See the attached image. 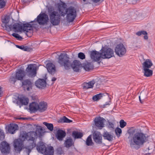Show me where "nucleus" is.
Wrapping results in <instances>:
<instances>
[{"mask_svg": "<svg viewBox=\"0 0 155 155\" xmlns=\"http://www.w3.org/2000/svg\"><path fill=\"white\" fill-rule=\"evenodd\" d=\"M20 101L22 104L27 105L29 102V100L27 97H23L20 98Z\"/></svg>", "mask_w": 155, "mask_h": 155, "instance_id": "nucleus-34", "label": "nucleus"}, {"mask_svg": "<svg viewBox=\"0 0 155 155\" xmlns=\"http://www.w3.org/2000/svg\"><path fill=\"white\" fill-rule=\"evenodd\" d=\"M116 54L120 57L125 55L127 52L126 47L122 43L117 45L115 48Z\"/></svg>", "mask_w": 155, "mask_h": 155, "instance_id": "nucleus-8", "label": "nucleus"}, {"mask_svg": "<svg viewBox=\"0 0 155 155\" xmlns=\"http://www.w3.org/2000/svg\"><path fill=\"white\" fill-rule=\"evenodd\" d=\"M102 97V94L100 93L94 96L93 97L92 99L94 101H97L100 99Z\"/></svg>", "mask_w": 155, "mask_h": 155, "instance_id": "nucleus-38", "label": "nucleus"}, {"mask_svg": "<svg viewBox=\"0 0 155 155\" xmlns=\"http://www.w3.org/2000/svg\"><path fill=\"white\" fill-rule=\"evenodd\" d=\"M48 72L51 74H54L55 72V67L54 64L52 63H49L46 65Z\"/></svg>", "mask_w": 155, "mask_h": 155, "instance_id": "nucleus-21", "label": "nucleus"}, {"mask_svg": "<svg viewBox=\"0 0 155 155\" xmlns=\"http://www.w3.org/2000/svg\"><path fill=\"white\" fill-rule=\"evenodd\" d=\"M101 55L103 58H109L114 56L113 50L110 48H103L101 49Z\"/></svg>", "mask_w": 155, "mask_h": 155, "instance_id": "nucleus-10", "label": "nucleus"}, {"mask_svg": "<svg viewBox=\"0 0 155 155\" xmlns=\"http://www.w3.org/2000/svg\"><path fill=\"white\" fill-rule=\"evenodd\" d=\"M82 0L84 2H85V4H86L90 3V2H89L88 1H87V0Z\"/></svg>", "mask_w": 155, "mask_h": 155, "instance_id": "nucleus-51", "label": "nucleus"}, {"mask_svg": "<svg viewBox=\"0 0 155 155\" xmlns=\"http://www.w3.org/2000/svg\"><path fill=\"white\" fill-rule=\"evenodd\" d=\"M25 75L26 73L23 70L19 69L16 72L15 77L18 80H22Z\"/></svg>", "mask_w": 155, "mask_h": 155, "instance_id": "nucleus-16", "label": "nucleus"}, {"mask_svg": "<svg viewBox=\"0 0 155 155\" xmlns=\"http://www.w3.org/2000/svg\"><path fill=\"white\" fill-rule=\"evenodd\" d=\"M0 150L2 153L5 154L9 153L10 147L9 144L6 142H2L0 144Z\"/></svg>", "mask_w": 155, "mask_h": 155, "instance_id": "nucleus-11", "label": "nucleus"}, {"mask_svg": "<svg viewBox=\"0 0 155 155\" xmlns=\"http://www.w3.org/2000/svg\"><path fill=\"white\" fill-rule=\"evenodd\" d=\"M93 66L90 63H87L84 65V69L87 71H89L90 70L93 69Z\"/></svg>", "mask_w": 155, "mask_h": 155, "instance_id": "nucleus-37", "label": "nucleus"}, {"mask_svg": "<svg viewBox=\"0 0 155 155\" xmlns=\"http://www.w3.org/2000/svg\"><path fill=\"white\" fill-rule=\"evenodd\" d=\"M146 137L144 134L141 132H137L134 134L130 141V146L132 148H134L136 145H142L146 142Z\"/></svg>", "mask_w": 155, "mask_h": 155, "instance_id": "nucleus-5", "label": "nucleus"}, {"mask_svg": "<svg viewBox=\"0 0 155 155\" xmlns=\"http://www.w3.org/2000/svg\"><path fill=\"white\" fill-rule=\"evenodd\" d=\"M64 146L67 148L74 145V142L72 139L70 137L66 138L64 143Z\"/></svg>", "mask_w": 155, "mask_h": 155, "instance_id": "nucleus-20", "label": "nucleus"}, {"mask_svg": "<svg viewBox=\"0 0 155 155\" xmlns=\"http://www.w3.org/2000/svg\"><path fill=\"white\" fill-rule=\"evenodd\" d=\"M9 21V17L8 16H5L2 19V26L5 27L6 29L10 31L12 30V25H7V24L8 23Z\"/></svg>", "mask_w": 155, "mask_h": 155, "instance_id": "nucleus-14", "label": "nucleus"}, {"mask_svg": "<svg viewBox=\"0 0 155 155\" xmlns=\"http://www.w3.org/2000/svg\"><path fill=\"white\" fill-rule=\"evenodd\" d=\"M22 137L24 138L29 142V144L25 146L24 145L23 149L28 155H29L33 148L36 146V140L38 135L36 132L30 131L27 133H24L22 135Z\"/></svg>", "mask_w": 155, "mask_h": 155, "instance_id": "nucleus-4", "label": "nucleus"}, {"mask_svg": "<svg viewBox=\"0 0 155 155\" xmlns=\"http://www.w3.org/2000/svg\"><path fill=\"white\" fill-rule=\"evenodd\" d=\"M16 77H11L9 79V81L10 83L14 84L16 80Z\"/></svg>", "mask_w": 155, "mask_h": 155, "instance_id": "nucleus-45", "label": "nucleus"}, {"mask_svg": "<svg viewBox=\"0 0 155 155\" xmlns=\"http://www.w3.org/2000/svg\"><path fill=\"white\" fill-rule=\"evenodd\" d=\"M48 15L44 13H40L34 20L41 26L52 25L57 26L60 24L59 12L55 7L50 6L48 8Z\"/></svg>", "mask_w": 155, "mask_h": 155, "instance_id": "nucleus-1", "label": "nucleus"}, {"mask_svg": "<svg viewBox=\"0 0 155 155\" xmlns=\"http://www.w3.org/2000/svg\"><path fill=\"white\" fill-rule=\"evenodd\" d=\"M66 135L65 131L61 130H58L57 132L56 136L57 139L59 140H62Z\"/></svg>", "mask_w": 155, "mask_h": 155, "instance_id": "nucleus-19", "label": "nucleus"}, {"mask_svg": "<svg viewBox=\"0 0 155 155\" xmlns=\"http://www.w3.org/2000/svg\"><path fill=\"white\" fill-rule=\"evenodd\" d=\"M38 105L35 102H32L30 104L29 109L32 111H35L38 110Z\"/></svg>", "mask_w": 155, "mask_h": 155, "instance_id": "nucleus-27", "label": "nucleus"}, {"mask_svg": "<svg viewBox=\"0 0 155 155\" xmlns=\"http://www.w3.org/2000/svg\"><path fill=\"white\" fill-rule=\"evenodd\" d=\"M144 76L147 77H150L152 75L153 71L148 68H143Z\"/></svg>", "mask_w": 155, "mask_h": 155, "instance_id": "nucleus-30", "label": "nucleus"}, {"mask_svg": "<svg viewBox=\"0 0 155 155\" xmlns=\"http://www.w3.org/2000/svg\"><path fill=\"white\" fill-rule=\"evenodd\" d=\"M54 149L51 146H49L46 148L45 155H53L54 154Z\"/></svg>", "mask_w": 155, "mask_h": 155, "instance_id": "nucleus-28", "label": "nucleus"}, {"mask_svg": "<svg viewBox=\"0 0 155 155\" xmlns=\"http://www.w3.org/2000/svg\"><path fill=\"white\" fill-rule=\"evenodd\" d=\"M47 109V104L44 102H41L38 105V110L41 112L45 111Z\"/></svg>", "mask_w": 155, "mask_h": 155, "instance_id": "nucleus-25", "label": "nucleus"}, {"mask_svg": "<svg viewBox=\"0 0 155 155\" xmlns=\"http://www.w3.org/2000/svg\"><path fill=\"white\" fill-rule=\"evenodd\" d=\"M78 57L81 59H83L85 58V55L83 53L80 52L78 54Z\"/></svg>", "mask_w": 155, "mask_h": 155, "instance_id": "nucleus-46", "label": "nucleus"}, {"mask_svg": "<svg viewBox=\"0 0 155 155\" xmlns=\"http://www.w3.org/2000/svg\"><path fill=\"white\" fill-rule=\"evenodd\" d=\"M35 85L39 88L43 89L46 86V83L45 80L39 79L35 81Z\"/></svg>", "mask_w": 155, "mask_h": 155, "instance_id": "nucleus-15", "label": "nucleus"}, {"mask_svg": "<svg viewBox=\"0 0 155 155\" xmlns=\"http://www.w3.org/2000/svg\"><path fill=\"white\" fill-rule=\"evenodd\" d=\"M55 8L58 9L60 13V23L61 17L64 16L66 15V18L69 22H72L77 16V12L76 9L74 7H70L65 10V8L62 4L58 3L55 5Z\"/></svg>", "mask_w": 155, "mask_h": 155, "instance_id": "nucleus-2", "label": "nucleus"}, {"mask_svg": "<svg viewBox=\"0 0 155 155\" xmlns=\"http://www.w3.org/2000/svg\"><path fill=\"white\" fill-rule=\"evenodd\" d=\"M16 47L20 49H21V50H23L24 51L26 50V49L25 47L24 46H23V45H21V46L16 45Z\"/></svg>", "mask_w": 155, "mask_h": 155, "instance_id": "nucleus-47", "label": "nucleus"}, {"mask_svg": "<svg viewBox=\"0 0 155 155\" xmlns=\"http://www.w3.org/2000/svg\"><path fill=\"white\" fill-rule=\"evenodd\" d=\"M120 127L123 128L126 125L127 123L124 120H121L120 121Z\"/></svg>", "mask_w": 155, "mask_h": 155, "instance_id": "nucleus-41", "label": "nucleus"}, {"mask_svg": "<svg viewBox=\"0 0 155 155\" xmlns=\"http://www.w3.org/2000/svg\"><path fill=\"white\" fill-rule=\"evenodd\" d=\"M12 30L13 29L15 32H21L23 31L26 33L27 35V33L29 31L31 30L32 29V26L29 23L24 24L22 26L21 24L15 23L13 25H12Z\"/></svg>", "mask_w": 155, "mask_h": 155, "instance_id": "nucleus-6", "label": "nucleus"}, {"mask_svg": "<svg viewBox=\"0 0 155 155\" xmlns=\"http://www.w3.org/2000/svg\"><path fill=\"white\" fill-rule=\"evenodd\" d=\"M105 121L104 119L101 117H96L94 120L95 126L100 129H101L104 127V123Z\"/></svg>", "mask_w": 155, "mask_h": 155, "instance_id": "nucleus-12", "label": "nucleus"}, {"mask_svg": "<svg viewBox=\"0 0 155 155\" xmlns=\"http://www.w3.org/2000/svg\"><path fill=\"white\" fill-rule=\"evenodd\" d=\"M12 35L13 36L18 39V40H20L22 39V37L19 35L18 34L14 33L12 34Z\"/></svg>", "mask_w": 155, "mask_h": 155, "instance_id": "nucleus-44", "label": "nucleus"}, {"mask_svg": "<svg viewBox=\"0 0 155 155\" xmlns=\"http://www.w3.org/2000/svg\"><path fill=\"white\" fill-rule=\"evenodd\" d=\"M153 64L151 61L150 59H146L142 64L143 68H150L153 65Z\"/></svg>", "mask_w": 155, "mask_h": 155, "instance_id": "nucleus-23", "label": "nucleus"}, {"mask_svg": "<svg viewBox=\"0 0 155 155\" xmlns=\"http://www.w3.org/2000/svg\"><path fill=\"white\" fill-rule=\"evenodd\" d=\"M22 84L25 89H26L27 91L30 90L32 87V84L29 80L27 79L24 81L22 82Z\"/></svg>", "mask_w": 155, "mask_h": 155, "instance_id": "nucleus-22", "label": "nucleus"}, {"mask_svg": "<svg viewBox=\"0 0 155 155\" xmlns=\"http://www.w3.org/2000/svg\"><path fill=\"white\" fill-rule=\"evenodd\" d=\"M108 127L109 128H114V124H113L111 122H108Z\"/></svg>", "mask_w": 155, "mask_h": 155, "instance_id": "nucleus-48", "label": "nucleus"}, {"mask_svg": "<svg viewBox=\"0 0 155 155\" xmlns=\"http://www.w3.org/2000/svg\"><path fill=\"white\" fill-rule=\"evenodd\" d=\"M115 132L117 136L119 137L122 133V130L120 128L117 127L115 130Z\"/></svg>", "mask_w": 155, "mask_h": 155, "instance_id": "nucleus-40", "label": "nucleus"}, {"mask_svg": "<svg viewBox=\"0 0 155 155\" xmlns=\"http://www.w3.org/2000/svg\"><path fill=\"white\" fill-rule=\"evenodd\" d=\"M60 121L62 123H70L72 122V121L69 119L65 116L63 117L60 119Z\"/></svg>", "mask_w": 155, "mask_h": 155, "instance_id": "nucleus-39", "label": "nucleus"}, {"mask_svg": "<svg viewBox=\"0 0 155 155\" xmlns=\"http://www.w3.org/2000/svg\"><path fill=\"white\" fill-rule=\"evenodd\" d=\"M101 80H99L97 81V83L96 87L97 88H99L100 87V86L101 84Z\"/></svg>", "mask_w": 155, "mask_h": 155, "instance_id": "nucleus-49", "label": "nucleus"}, {"mask_svg": "<svg viewBox=\"0 0 155 155\" xmlns=\"http://www.w3.org/2000/svg\"><path fill=\"white\" fill-rule=\"evenodd\" d=\"M86 144L88 146H92L93 143L91 139V135H89L87 138L86 141Z\"/></svg>", "mask_w": 155, "mask_h": 155, "instance_id": "nucleus-35", "label": "nucleus"}, {"mask_svg": "<svg viewBox=\"0 0 155 155\" xmlns=\"http://www.w3.org/2000/svg\"><path fill=\"white\" fill-rule=\"evenodd\" d=\"M94 3H97L99 2L101 0H91Z\"/></svg>", "mask_w": 155, "mask_h": 155, "instance_id": "nucleus-50", "label": "nucleus"}, {"mask_svg": "<svg viewBox=\"0 0 155 155\" xmlns=\"http://www.w3.org/2000/svg\"><path fill=\"white\" fill-rule=\"evenodd\" d=\"M18 126L16 124H10L8 126V130L10 133L13 134L15 131L18 129Z\"/></svg>", "mask_w": 155, "mask_h": 155, "instance_id": "nucleus-24", "label": "nucleus"}, {"mask_svg": "<svg viewBox=\"0 0 155 155\" xmlns=\"http://www.w3.org/2000/svg\"><path fill=\"white\" fill-rule=\"evenodd\" d=\"M18 119H22V120H25L26 119V118H22V117L18 118Z\"/></svg>", "mask_w": 155, "mask_h": 155, "instance_id": "nucleus-56", "label": "nucleus"}, {"mask_svg": "<svg viewBox=\"0 0 155 155\" xmlns=\"http://www.w3.org/2000/svg\"><path fill=\"white\" fill-rule=\"evenodd\" d=\"M95 83V81L94 80L89 81L88 83H84L83 84V88L87 89L89 88H92Z\"/></svg>", "mask_w": 155, "mask_h": 155, "instance_id": "nucleus-26", "label": "nucleus"}, {"mask_svg": "<svg viewBox=\"0 0 155 155\" xmlns=\"http://www.w3.org/2000/svg\"><path fill=\"white\" fill-rule=\"evenodd\" d=\"M136 35L138 36L143 35L145 39L147 40L148 39L147 33L146 31L143 30L138 31L136 33Z\"/></svg>", "mask_w": 155, "mask_h": 155, "instance_id": "nucleus-31", "label": "nucleus"}, {"mask_svg": "<svg viewBox=\"0 0 155 155\" xmlns=\"http://www.w3.org/2000/svg\"><path fill=\"white\" fill-rule=\"evenodd\" d=\"M43 124L45 125L50 131H51L53 130V125L52 124L48 123L46 122H45L43 123Z\"/></svg>", "mask_w": 155, "mask_h": 155, "instance_id": "nucleus-36", "label": "nucleus"}, {"mask_svg": "<svg viewBox=\"0 0 155 155\" xmlns=\"http://www.w3.org/2000/svg\"><path fill=\"white\" fill-rule=\"evenodd\" d=\"M147 98L146 94L144 92H141L140 95L139 96V99L140 102L143 103L144 100Z\"/></svg>", "mask_w": 155, "mask_h": 155, "instance_id": "nucleus-33", "label": "nucleus"}, {"mask_svg": "<svg viewBox=\"0 0 155 155\" xmlns=\"http://www.w3.org/2000/svg\"><path fill=\"white\" fill-rule=\"evenodd\" d=\"M103 137L105 139L107 140L110 141H112L113 140V135L107 131L105 132L104 133Z\"/></svg>", "mask_w": 155, "mask_h": 155, "instance_id": "nucleus-29", "label": "nucleus"}, {"mask_svg": "<svg viewBox=\"0 0 155 155\" xmlns=\"http://www.w3.org/2000/svg\"><path fill=\"white\" fill-rule=\"evenodd\" d=\"M45 144L42 142H40L37 146L36 149L38 152L40 153L43 154L45 152L46 149Z\"/></svg>", "mask_w": 155, "mask_h": 155, "instance_id": "nucleus-18", "label": "nucleus"}, {"mask_svg": "<svg viewBox=\"0 0 155 155\" xmlns=\"http://www.w3.org/2000/svg\"><path fill=\"white\" fill-rule=\"evenodd\" d=\"M25 70L27 74L30 77H34L36 75L37 67L35 64L28 65Z\"/></svg>", "mask_w": 155, "mask_h": 155, "instance_id": "nucleus-9", "label": "nucleus"}, {"mask_svg": "<svg viewBox=\"0 0 155 155\" xmlns=\"http://www.w3.org/2000/svg\"><path fill=\"white\" fill-rule=\"evenodd\" d=\"M90 57L91 59L95 61H99L101 58H102L101 53L96 51H93L91 52Z\"/></svg>", "mask_w": 155, "mask_h": 155, "instance_id": "nucleus-13", "label": "nucleus"}, {"mask_svg": "<svg viewBox=\"0 0 155 155\" xmlns=\"http://www.w3.org/2000/svg\"><path fill=\"white\" fill-rule=\"evenodd\" d=\"M2 94V88L0 87V97L1 96Z\"/></svg>", "mask_w": 155, "mask_h": 155, "instance_id": "nucleus-52", "label": "nucleus"}, {"mask_svg": "<svg viewBox=\"0 0 155 155\" xmlns=\"http://www.w3.org/2000/svg\"><path fill=\"white\" fill-rule=\"evenodd\" d=\"M72 136L75 139L81 138L83 136L82 133L77 131L72 132Z\"/></svg>", "mask_w": 155, "mask_h": 155, "instance_id": "nucleus-32", "label": "nucleus"}, {"mask_svg": "<svg viewBox=\"0 0 155 155\" xmlns=\"http://www.w3.org/2000/svg\"><path fill=\"white\" fill-rule=\"evenodd\" d=\"M58 62L61 66H64L65 69L68 70L72 68L76 72L79 71L81 66L80 63L77 60L74 61L71 64L67 55L63 53H61L59 55Z\"/></svg>", "mask_w": 155, "mask_h": 155, "instance_id": "nucleus-3", "label": "nucleus"}, {"mask_svg": "<svg viewBox=\"0 0 155 155\" xmlns=\"http://www.w3.org/2000/svg\"><path fill=\"white\" fill-rule=\"evenodd\" d=\"M6 2L4 0H0V8H3L5 6Z\"/></svg>", "mask_w": 155, "mask_h": 155, "instance_id": "nucleus-42", "label": "nucleus"}, {"mask_svg": "<svg viewBox=\"0 0 155 155\" xmlns=\"http://www.w3.org/2000/svg\"><path fill=\"white\" fill-rule=\"evenodd\" d=\"M42 130V128H40V130Z\"/></svg>", "mask_w": 155, "mask_h": 155, "instance_id": "nucleus-57", "label": "nucleus"}, {"mask_svg": "<svg viewBox=\"0 0 155 155\" xmlns=\"http://www.w3.org/2000/svg\"><path fill=\"white\" fill-rule=\"evenodd\" d=\"M24 145V141L20 138L15 139L13 141L14 150L16 153H19L23 150Z\"/></svg>", "mask_w": 155, "mask_h": 155, "instance_id": "nucleus-7", "label": "nucleus"}, {"mask_svg": "<svg viewBox=\"0 0 155 155\" xmlns=\"http://www.w3.org/2000/svg\"><path fill=\"white\" fill-rule=\"evenodd\" d=\"M4 133L3 131L2 130L0 129V140H3L4 139Z\"/></svg>", "mask_w": 155, "mask_h": 155, "instance_id": "nucleus-43", "label": "nucleus"}, {"mask_svg": "<svg viewBox=\"0 0 155 155\" xmlns=\"http://www.w3.org/2000/svg\"><path fill=\"white\" fill-rule=\"evenodd\" d=\"M56 80V78L54 77H53L52 78V79H51V81L54 82V81H55Z\"/></svg>", "mask_w": 155, "mask_h": 155, "instance_id": "nucleus-53", "label": "nucleus"}, {"mask_svg": "<svg viewBox=\"0 0 155 155\" xmlns=\"http://www.w3.org/2000/svg\"><path fill=\"white\" fill-rule=\"evenodd\" d=\"M148 153L149 154H150V153Z\"/></svg>", "mask_w": 155, "mask_h": 155, "instance_id": "nucleus-58", "label": "nucleus"}, {"mask_svg": "<svg viewBox=\"0 0 155 155\" xmlns=\"http://www.w3.org/2000/svg\"><path fill=\"white\" fill-rule=\"evenodd\" d=\"M110 104L108 103H106L105 104H104V107H105L107 105H109Z\"/></svg>", "mask_w": 155, "mask_h": 155, "instance_id": "nucleus-55", "label": "nucleus"}, {"mask_svg": "<svg viewBox=\"0 0 155 155\" xmlns=\"http://www.w3.org/2000/svg\"><path fill=\"white\" fill-rule=\"evenodd\" d=\"M93 139L96 143L98 144L102 143V137L100 133L94 132L93 134Z\"/></svg>", "mask_w": 155, "mask_h": 155, "instance_id": "nucleus-17", "label": "nucleus"}, {"mask_svg": "<svg viewBox=\"0 0 155 155\" xmlns=\"http://www.w3.org/2000/svg\"><path fill=\"white\" fill-rule=\"evenodd\" d=\"M68 155H74L73 152H70L68 153Z\"/></svg>", "mask_w": 155, "mask_h": 155, "instance_id": "nucleus-54", "label": "nucleus"}]
</instances>
